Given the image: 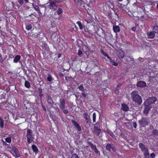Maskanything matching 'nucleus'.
<instances>
[{
    "instance_id": "obj_39",
    "label": "nucleus",
    "mask_w": 158,
    "mask_h": 158,
    "mask_svg": "<svg viewBox=\"0 0 158 158\" xmlns=\"http://www.w3.org/2000/svg\"><path fill=\"white\" fill-rule=\"evenodd\" d=\"M94 127H100L99 123L98 122H97L94 125Z\"/></svg>"
},
{
    "instance_id": "obj_27",
    "label": "nucleus",
    "mask_w": 158,
    "mask_h": 158,
    "mask_svg": "<svg viewBox=\"0 0 158 158\" xmlns=\"http://www.w3.org/2000/svg\"><path fill=\"white\" fill-rule=\"evenodd\" d=\"M25 85L26 87L29 88L30 86V84L28 81H26L25 82Z\"/></svg>"
},
{
    "instance_id": "obj_12",
    "label": "nucleus",
    "mask_w": 158,
    "mask_h": 158,
    "mask_svg": "<svg viewBox=\"0 0 158 158\" xmlns=\"http://www.w3.org/2000/svg\"><path fill=\"white\" fill-rule=\"evenodd\" d=\"M139 146L142 152L144 150H145L147 148H146L145 146L142 143H139Z\"/></svg>"
},
{
    "instance_id": "obj_61",
    "label": "nucleus",
    "mask_w": 158,
    "mask_h": 158,
    "mask_svg": "<svg viewBox=\"0 0 158 158\" xmlns=\"http://www.w3.org/2000/svg\"><path fill=\"white\" fill-rule=\"evenodd\" d=\"M61 54H60V53H59V54H58V56H57L58 58H60V57H61Z\"/></svg>"
},
{
    "instance_id": "obj_18",
    "label": "nucleus",
    "mask_w": 158,
    "mask_h": 158,
    "mask_svg": "<svg viewBox=\"0 0 158 158\" xmlns=\"http://www.w3.org/2000/svg\"><path fill=\"white\" fill-rule=\"evenodd\" d=\"M4 121L1 117H0V127L1 128H4Z\"/></svg>"
},
{
    "instance_id": "obj_40",
    "label": "nucleus",
    "mask_w": 158,
    "mask_h": 158,
    "mask_svg": "<svg viewBox=\"0 0 158 158\" xmlns=\"http://www.w3.org/2000/svg\"><path fill=\"white\" fill-rule=\"evenodd\" d=\"M100 129H100V127H94V130H93V131H96L97 130H97H99Z\"/></svg>"
},
{
    "instance_id": "obj_59",
    "label": "nucleus",
    "mask_w": 158,
    "mask_h": 158,
    "mask_svg": "<svg viewBox=\"0 0 158 158\" xmlns=\"http://www.w3.org/2000/svg\"><path fill=\"white\" fill-rule=\"evenodd\" d=\"M39 96L41 98L43 96V95L42 94V93H39Z\"/></svg>"
},
{
    "instance_id": "obj_24",
    "label": "nucleus",
    "mask_w": 158,
    "mask_h": 158,
    "mask_svg": "<svg viewBox=\"0 0 158 158\" xmlns=\"http://www.w3.org/2000/svg\"><path fill=\"white\" fill-rule=\"evenodd\" d=\"M110 62L111 64L115 66H117L118 65L117 63L114 60L112 59L110 61Z\"/></svg>"
},
{
    "instance_id": "obj_60",
    "label": "nucleus",
    "mask_w": 158,
    "mask_h": 158,
    "mask_svg": "<svg viewBox=\"0 0 158 158\" xmlns=\"http://www.w3.org/2000/svg\"><path fill=\"white\" fill-rule=\"evenodd\" d=\"M136 27H134L132 28V30L133 31H135L136 30Z\"/></svg>"
},
{
    "instance_id": "obj_25",
    "label": "nucleus",
    "mask_w": 158,
    "mask_h": 158,
    "mask_svg": "<svg viewBox=\"0 0 158 158\" xmlns=\"http://www.w3.org/2000/svg\"><path fill=\"white\" fill-rule=\"evenodd\" d=\"M152 134L154 135H158V130L156 129L153 130L152 131Z\"/></svg>"
},
{
    "instance_id": "obj_37",
    "label": "nucleus",
    "mask_w": 158,
    "mask_h": 158,
    "mask_svg": "<svg viewBox=\"0 0 158 158\" xmlns=\"http://www.w3.org/2000/svg\"><path fill=\"white\" fill-rule=\"evenodd\" d=\"M47 80L49 81H51L52 80V77L49 74L48 75V77H47Z\"/></svg>"
},
{
    "instance_id": "obj_43",
    "label": "nucleus",
    "mask_w": 158,
    "mask_h": 158,
    "mask_svg": "<svg viewBox=\"0 0 158 158\" xmlns=\"http://www.w3.org/2000/svg\"><path fill=\"white\" fill-rule=\"evenodd\" d=\"M63 110L64 113L65 114H67L68 113V111L67 110H65V109H61Z\"/></svg>"
},
{
    "instance_id": "obj_31",
    "label": "nucleus",
    "mask_w": 158,
    "mask_h": 158,
    "mask_svg": "<svg viewBox=\"0 0 158 158\" xmlns=\"http://www.w3.org/2000/svg\"><path fill=\"white\" fill-rule=\"evenodd\" d=\"M62 12V8H61L60 7H59L57 10V14L59 15H60L61 14Z\"/></svg>"
},
{
    "instance_id": "obj_14",
    "label": "nucleus",
    "mask_w": 158,
    "mask_h": 158,
    "mask_svg": "<svg viewBox=\"0 0 158 158\" xmlns=\"http://www.w3.org/2000/svg\"><path fill=\"white\" fill-rule=\"evenodd\" d=\"M113 30L114 32L115 33L119 32L120 31L119 27L118 26H114L113 27Z\"/></svg>"
},
{
    "instance_id": "obj_6",
    "label": "nucleus",
    "mask_w": 158,
    "mask_h": 158,
    "mask_svg": "<svg viewBox=\"0 0 158 158\" xmlns=\"http://www.w3.org/2000/svg\"><path fill=\"white\" fill-rule=\"evenodd\" d=\"M10 149L15 154V155L17 157L20 156V154L18 150L15 146H12L10 148Z\"/></svg>"
},
{
    "instance_id": "obj_21",
    "label": "nucleus",
    "mask_w": 158,
    "mask_h": 158,
    "mask_svg": "<svg viewBox=\"0 0 158 158\" xmlns=\"http://www.w3.org/2000/svg\"><path fill=\"white\" fill-rule=\"evenodd\" d=\"M75 2L77 3L78 5L81 6L83 4V2L81 0H74Z\"/></svg>"
},
{
    "instance_id": "obj_29",
    "label": "nucleus",
    "mask_w": 158,
    "mask_h": 158,
    "mask_svg": "<svg viewBox=\"0 0 158 158\" xmlns=\"http://www.w3.org/2000/svg\"><path fill=\"white\" fill-rule=\"evenodd\" d=\"M47 102L49 104H50L51 106H52V105L54 103V102L52 100V99L50 100H48V101H47Z\"/></svg>"
},
{
    "instance_id": "obj_42",
    "label": "nucleus",
    "mask_w": 158,
    "mask_h": 158,
    "mask_svg": "<svg viewBox=\"0 0 158 158\" xmlns=\"http://www.w3.org/2000/svg\"><path fill=\"white\" fill-rule=\"evenodd\" d=\"M90 145L91 146V148L93 150H94V149L96 148V146L93 145V144L92 143H91Z\"/></svg>"
},
{
    "instance_id": "obj_56",
    "label": "nucleus",
    "mask_w": 158,
    "mask_h": 158,
    "mask_svg": "<svg viewBox=\"0 0 158 158\" xmlns=\"http://www.w3.org/2000/svg\"><path fill=\"white\" fill-rule=\"evenodd\" d=\"M81 94L82 96L85 98H86V95L84 93H81Z\"/></svg>"
},
{
    "instance_id": "obj_1",
    "label": "nucleus",
    "mask_w": 158,
    "mask_h": 158,
    "mask_svg": "<svg viewBox=\"0 0 158 158\" xmlns=\"http://www.w3.org/2000/svg\"><path fill=\"white\" fill-rule=\"evenodd\" d=\"M131 97L133 101L140 105L142 102V100L141 97L138 94V92L137 90L133 91L131 94Z\"/></svg>"
},
{
    "instance_id": "obj_9",
    "label": "nucleus",
    "mask_w": 158,
    "mask_h": 158,
    "mask_svg": "<svg viewBox=\"0 0 158 158\" xmlns=\"http://www.w3.org/2000/svg\"><path fill=\"white\" fill-rule=\"evenodd\" d=\"M84 114L85 115V119L86 123L89 125L91 123V120L89 117L86 113H85Z\"/></svg>"
},
{
    "instance_id": "obj_57",
    "label": "nucleus",
    "mask_w": 158,
    "mask_h": 158,
    "mask_svg": "<svg viewBox=\"0 0 158 158\" xmlns=\"http://www.w3.org/2000/svg\"><path fill=\"white\" fill-rule=\"evenodd\" d=\"M145 158H149V154L144 155Z\"/></svg>"
},
{
    "instance_id": "obj_2",
    "label": "nucleus",
    "mask_w": 158,
    "mask_h": 158,
    "mask_svg": "<svg viewBox=\"0 0 158 158\" xmlns=\"http://www.w3.org/2000/svg\"><path fill=\"white\" fill-rule=\"evenodd\" d=\"M150 118L148 116H143L141 119L138 121L140 125L143 127H144L146 126H148L150 123Z\"/></svg>"
},
{
    "instance_id": "obj_55",
    "label": "nucleus",
    "mask_w": 158,
    "mask_h": 158,
    "mask_svg": "<svg viewBox=\"0 0 158 158\" xmlns=\"http://www.w3.org/2000/svg\"><path fill=\"white\" fill-rule=\"evenodd\" d=\"M42 108H43V110L44 111H46V109L45 106L44 105H42Z\"/></svg>"
},
{
    "instance_id": "obj_62",
    "label": "nucleus",
    "mask_w": 158,
    "mask_h": 158,
    "mask_svg": "<svg viewBox=\"0 0 158 158\" xmlns=\"http://www.w3.org/2000/svg\"><path fill=\"white\" fill-rule=\"evenodd\" d=\"M29 8H30V7L28 6H26L25 7V9L26 10H27Z\"/></svg>"
},
{
    "instance_id": "obj_30",
    "label": "nucleus",
    "mask_w": 158,
    "mask_h": 158,
    "mask_svg": "<svg viewBox=\"0 0 158 158\" xmlns=\"http://www.w3.org/2000/svg\"><path fill=\"white\" fill-rule=\"evenodd\" d=\"M78 88L82 92H83L84 91V88L83 86V84H81L78 87Z\"/></svg>"
},
{
    "instance_id": "obj_38",
    "label": "nucleus",
    "mask_w": 158,
    "mask_h": 158,
    "mask_svg": "<svg viewBox=\"0 0 158 158\" xmlns=\"http://www.w3.org/2000/svg\"><path fill=\"white\" fill-rule=\"evenodd\" d=\"M71 158H79V157L77 154L74 153L72 155Z\"/></svg>"
},
{
    "instance_id": "obj_34",
    "label": "nucleus",
    "mask_w": 158,
    "mask_h": 158,
    "mask_svg": "<svg viewBox=\"0 0 158 158\" xmlns=\"http://www.w3.org/2000/svg\"><path fill=\"white\" fill-rule=\"evenodd\" d=\"M142 152H143V153L144 154V155H147V154H149V152H148V148L146 149L145 150H144Z\"/></svg>"
},
{
    "instance_id": "obj_11",
    "label": "nucleus",
    "mask_w": 158,
    "mask_h": 158,
    "mask_svg": "<svg viewBox=\"0 0 158 158\" xmlns=\"http://www.w3.org/2000/svg\"><path fill=\"white\" fill-rule=\"evenodd\" d=\"M65 101L64 99H62L61 101L60 107L61 109H65Z\"/></svg>"
},
{
    "instance_id": "obj_8",
    "label": "nucleus",
    "mask_w": 158,
    "mask_h": 158,
    "mask_svg": "<svg viewBox=\"0 0 158 158\" xmlns=\"http://www.w3.org/2000/svg\"><path fill=\"white\" fill-rule=\"evenodd\" d=\"M137 86L139 87L143 88L147 86L146 83L144 81H139L138 82Z\"/></svg>"
},
{
    "instance_id": "obj_4",
    "label": "nucleus",
    "mask_w": 158,
    "mask_h": 158,
    "mask_svg": "<svg viewBox=\"0 0 158 158\" xmlns=\"http://www.w3.org/2000/svg\"><path fill=\"white\" fill-rule=\"evenodd\" d=\"M32 131L30 129H28L27 132V141L28 143H30L33 141V137L32 135Z\"/></svg>"
},
{
    "instance_id": "obj_16",
    "label": "nucleus",
    "mask_w": 158,
    "mask_h": 158,
    "mask_svg": "<svg viewBox=\"0 0 158 158\" xmlns=\"http://www.w3.org/2000/svg\"><path fill=\"white\" fill-rule=\"evenodd\" d=\"M118 56L120 58H123L125 56V54L121 50L118 52Z\"/></svg>"
},
{
    "instance_id": "obj_63",
    "label": "nucleus",
    "mask_w": 158,
    "mask_h": 158,
    "mask_svg": "<svg viewBox=\"0 0 158 158\" xmlns=\"http://www.w3.org/2000/svg\"><path fill=\"white\" fill-rule=\"evenodd\" d=\"M60 75L61 76H63V74L62 73H60Z\"/></svg>"
},
{
    "instance_id": "obj_44",
    "label": "nucleus",
    "mask_w": 158,
    "mask_h": 158,
    "mask_svg": "<svg viewBox=\"0 0 158 158\" xmlns=\"http://www.w3.org/2000/svg\"><path fill=\"white\" fill-rule=\"evenodd\" d=\"M18 2L20 5H22L23 3V0H19Z\"/></svg>"
},
{
    "instance_id": "obj_50",
    "label": "nucleus",
    "mask_w": 158,
    "mask_h": 158,
    "mask_svg": "<svg viewBox=\"0 0 158 158\" xmlns=\"http://www.w3.org/2000/svg\"><path fill=\"white\" fill-rule=\"evenodd\" d=\"M51 107H52L54 109L56 110V111L58 110H59V109L58 107H56L53 106V105H52V106H51Z\"/></svg>"
},
{
    "instance_id": "obj_45",
    "label": "nucleus",
    "mask_w": 158,
    "mask_h": 158,
    "mask_svg": "<svg viewBox=\"0 0 158 158\" xmlns=\"http://www.w3.org/2000/svg\"><path fill=\"white\" fill-rule=\"evenodd\" d=\"M52 98V97L51 96L49 95H48L47 97V101H48V100H50Z\"/></svg>"
},
{
    "instance_id": "obj_36",
    "label": "nucleus",
    "mask_w": 158,
    "mask_h": 158,
    "mask_svg": "<svg viewBox=\"0 0 158 158\" xmlns=\"http://www.w3.org/2000/svg\"><path fill=\"white\" fill-rule=\"evenodd\" d=\"M5 141L8 143H10L11 141V138L10 137L6 138L5 139Z\"/></svg>"
},
{
    "instance_id": "obj_7",
    "label": "nucleus",
    "mask_w": 158,
    "mask_h": 158,
    "mask_svg": "<svg viewBox=\"0 0 158 158\" xmlns=\"http://www.w3.org/2000/svg\"><path fill=\"white\" fill-rule=\"evenodd\" d=\"M144 109L143 110V113L145 114V116H147V115L152 108V107H148L146 105H144Z\"/></svg>"
},
{
    "instance_id": "obj_13",
    "label": "nucleus",
    "mask_w": 158,
    "mask_h": 158,
    "mask_svg": "<svg viewBox=\"0 0 158 158\" xmlns=\"http://www.w3.org/2000/svg\"><path fill=\"white\" fill-rule=\"evenodd\" d=\"M72 123L73 124L74 126L76 127L79 131L81 130V127L79 124H78L76 121L73 120H72Z\"/></svg>"
},
{
    "instance_id": "obj_48",
    "label": "nucleus",
    "mask_w": 158,
    "mask_h": 158,
    "mask_svg": "<svg viewBox=\"0 0 158 158\" xmlns=\"http://www.w3.org/2000/svg\"><path fill=\"white\" fill-rule=\"evenodd\" d=\"M94 150L96 153L98 154L99 153V152L98 150V149L97 148H95Z\"/></svg>"
},
{
    "instance_id": "obj_23",
    "label": "nucleus",
    "mask_w": 158,
    "mask_h": 158,
    "mask_svg": "<svg viewBox=\"0 0 158 158\" xmlns=\"http://www.w3.org/2000/svg\"><path fill=\"white\" fill-rule=\"evenodd\" d=\"M127 58L126 59L127 61L128 62H131V61L133 60V59L132 58V56H127Z\"/></svg>"
},
{
    "instance_id": "obj_3",
    "label": "nucleus",
    "mask_w": 158,
    "mask_h": 158,
    "mask_svg": "<svg viewBox=\"0 0 158 158\" xmlns=\"http://www.w3.org/2000/svg\"><path fill=\"white\" fill-rule=\"evenodd\" d=\"M157 100L156 98L154 97L149 98L144 102V105L148 107H152L151 105L154 103Z\"/></svg>"
},
{
    "instance_id": "obj_49",
    "label": "nucleus",
    "mask_w": 158,
    "mask_h": 158,
    "mask_svg": "<svg viewBox=\"0 0 158 158\" xmlns=\"http://www.w3.org/2000/svg\"><path fill=\"white\" fill-rule=\"evenodd\" d=\"M82 52L80 50H78V55L79 56H81V55L82 54Z\"/></svg>"
},
{
    "instance_id": "obj_15",
    "label": "nucleus",
    "mask_w": 158,
    "mask_h": 158,
    "mask_svg": "<svg viewBox=\"0 0 158 158\" xmlns=\"http://www.w3.org/2000/svg\"><path fill=\"white\" fill-rule=\"evenodd\" d=\"M147 35L148 38L152 39L155 36V33L154 32H148Z\"/></svg>"
},
{
    "instance_id": "obj_54",
    "label": "nucleus",
    "mask_w": 158,
    "mask_h": 158,
    "mask_svg": "<svg viewBox=\"0 0 158 158\" xmlns=\"http://www.w3.org/2000/svg\"><path fill=\"white\" fill-rule=\"evenodd\" d=\"M139 60L140 61L142 62V61H143L144 60H143V58H141V57H139Z\"/></svg>"
},
{
    "instance_id": "obj_53",
    "label": "nucleus",
    "mask_w": 158,
    "mask_h": 158,
    "mask_svg": "<svg viewBox=\"0 0 158 158\" xmlns=\"http://www.w3.org/2000/svg\"><path fill=\"white\" fill-rule=\"evenodd\" d=\"M93 118H96V114L95 113H94L93 114Z\"/></svg>"
},
{
    "instance_id": "obj_22",
    "label": "nucleus",
    "mask_w": 158,
    "mask_h": 158,
    "mask_svg": "<svg viewBox=\"0 0 158 158\" xmlns=\"http://www.w3.org/2000/svg\"><path fill=\"white\" fill-rule=\"evenodd\" d=\"M34 7L35 9L37 12L38 14H40L41 13L39 6L36 5Z\"/></svg>"
},
{
    "instance_id": "obj_26",
    "label": "nucleus",
    "mask_w": 158,
    "mask_h": 158,
    "mask_svg": "<svg viewBox=\"0 0 158 158\" xmlns=\"http://www.w3.org/2000/svg\"><path fill=\"white\" fill-rule=\"evenodd\" d=\"M154 32L155 33H156L158 34V27L156 26L154 27L153 28Z\"/></svg>"
},
{
    "instance_id": "obj_41",
    "label": "nucleus",
    "mask_w": 158,
    "mask_h": 158,
    "mask_svg": "<svg viewBox=\"0 0 158 158\" xmlns=\"http://www.w3.org/2000/svg\"><path fill=\"white\" fill-rule=\"evenodd\" d=\"M150 156L151 158H154L155 157V154L154 153H152L151 154Z\"/></svg>"
},
{
    "instance_id": "obj_19",
    "label": "nucleus",
    "mask_w": 158,
    "mask_h": 158,
    "mask_svg": "<svg viewBox=\"0 0 158 158\" xmlns=\"http://www.w3.org/2000/svg\"><path fill=\"white\" fill-rule=\"evenodd\" d=\"M20 56L19 55H17L15 56L14 60V62L15 63H17L20 59Z\"/></svg>"
},
{
    "instance_id": "obj_28",
    "label": "nucleus",
    "mask_w": 158,
    "mask_h": 158,
    "mask_svg": "<svg viewBox=\"0 0 158 158\" xmlns=\"http://www.w3.org/2000/svg\"><path fill=\"white\" fill-rule=\"evenodd\" d=\"M101 131V129H100L98 130H97L94 131H93L94 133H95L96 135L98 136H99L100 135V133Z\"/></svg>"
},
{
    "instance_id": "obj_51",
    "label": "nucleus",
    "mask_w": 158,
    "mask_h": 158,
    "mask_svg": "<svg viewBox=\"0 0 158 158\" xmlns=\"http://www.w3.org/2000/svg\"><path fill=\"white\" fill-rule=\"evenodd\" d=\"M42 89L40 88H39L38 89V91L39 92V93H42Z\"/></svg>"
},
{
    "instance_id": "obj_17",
    "label": "nucleus",
    "mask_w": 158,
    "mask_h": 158,
    "mask_svg": "<svg viewBox=\"0 0 158 158\" xmlns=\"http://www.w3.org/2000/svg\"><path fill=\"white\" fill-rule=\"evenodd\" d=\"M31 148L32 149L33 151L36 153H38V149L37 147L35 145H33L32 146Z\"/></svg>"
},
{
    "instance_id": "obj_46",
    "label": "nucleus",
    "mask_w": 158,
    "mask_h": 158,
    "mask_svg": "<svg viewBox=\"0 0 158 158\" xmlns=\"http://www.w3.org/2000/svg\"><path fill=\"white\" fill-rule=\"evenodd\" d=\"M111 148H112V150L114 152H116V148L114 146H113V145H112V147Z\"/></svg>"
},
{
    "instance_id": "obj_32",
    "label": "nucleus",
    "mask_w": 158,
    "mask_h": 158,
    "mask_svg": "<svg viewBox=\"0 0 158 158\" xmlns=\"http://www.w3.org/2000/svg\"><path fill=\"white\" fill-rule=\"evenodd\" d=\"M77 23L80 29L81 30H82L83 29V27L81 23L79 21H78L77 22Z\"/></svg>"
},
{
    "instance_id": "obj_58",
    "label": "nucleus",
    "mask_w": 158,
    "mask_h": 158,
    "mask_svg": "<svg viewBox=\"0 0 158 158\" xmlns=\"http://www.w3.org/2000/svg\"><path fill=\"white\" fill-rule=\"evenodd\" d=\"M106 57H107V58L110 60V61L112 60L110 56H109L108 55Z\"/></svg>"
},
{
    "instance_id": "obj_64",
    "label": "nucleus",
    "mask_w": 158,
    "mask_h": 158,
    "mask_svg": "<svg viewBox=\"0 0 158 158\" xmlns=\"http://www.w3.org/2000/svg\"><path fill=\"white\" fill-rule=\"evenodd\" d=\"M121 84H118V86L117 87V88L119 87V86H121Z\"/></svg>"
},
{
    "instance_id": "obj_20",
    "label": "nucleus",
    "mask_w": 158,
    "mask_h": 158,
    "mask_svg": "<svg viewBox=\"0 0 158 158\" xmlns=\"http://www.w3.org/2000/svg\"><path fill=\"white\" fill-rule=\"evenodd\" d=\"M112 147V146H111L110 144L108 143L107 144L106 148L107 151L110 152Z\"/></svg>"
},
{
    "instance_id": "obj_52",
    "label": "nucleus",
    "mask_w": 158,
    "mask_h": 158,
    "mask_svg": "<svg viewBox=\"0 0 158 158\" xmlns=\"http://www.w3.org/2000/svg\"><path fill=\"white\" fill-rule=\"evenodd\" d=\"M102 53L106 56H107L108 55L106 52H105L103 51H102Z\"/></svg>"
},
{
    "instance_id": "obj_33",
    "label": "nucleus",
    "mask_w": 158,
    "mask_h": 158,
    "mask_svg": "<svg viewBox=\"0 0 158 158\" xmlns=\"http://www.w3.org/2000/svg\"><path fill=\"white\" fill-rule=\"evenodd\" d=\"M32 26L31 24H29L26 26V29L27 30H29L32 28Z\"/></svg>"
},
{
    "instance_id": "obj_5",
    "label": "nucleus",
    "mask_w": 158,
    "mask_h": 158,
    "mask_svg": "<svg viewBox=\"0 0 158 158\" xmlns=\"http://www.w3.org/2000/svg\"><path fill=\"white\" fill-rule=\"evenodd\" d=\"M50 2V5L52 7H59L60 5L58 3L62 1L61 0H52Z\"/></svg>"
},
{
    "instance_id": "obj_10",
    "label": "nucleus",
    "mask_w": 158,
    "mask_h": 158,
    "mask_svg": "<svg viewBox=\"0 0 158 158\" xmlns=\"http://www.w3.org/2000/svg\"><path fill=\"white\" fill-rule=\"evenodd\" d=\"M122 109L124 111H127L129 110V107L128 106L125 104H121Z\"/></svg>"
},
{
    "instance_id": "obj_35",
    "label": "nucleus",
    "mask_w": 158,
    "mask_h": 158,
    "mask_svg": "<svg viewBox=\"0 0 158 158\" xmlns=\"http://www.w3.org/2000/svg\"><path fill=\"white\" fill-rule=\"evenodd\" d=\"M83 51H84L85 52H86V51L89 50V48L85 46L83 47Z\"/></svg>"
},
{
    "instance_id": "obj_47",
    "label": "nucleus",
    "mask_w": 158,
    "mask_h": 158,
    "mask_svg": "<svg viewBox=\"0 0 158 158\" xmlns=\"http://www.w3.org/2000/svg\"><path fill=\"white\" fill-rule=\"evenodd\" d=\"M133 125L135 128H136L137 124L136 122H134L133 123Z\"/></svg>"
}]
</instances>
